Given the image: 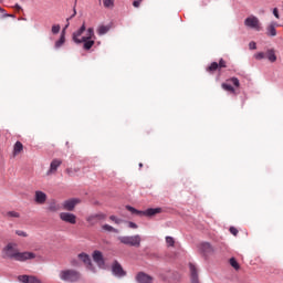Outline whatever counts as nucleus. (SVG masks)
<instances>
[{
	"label": "nucleus",
	"mask_w": 283,
	"mask_h": 283,
	"mask_svg": "<svg viewBox=\"0 0 283 283\" xmlns=\"http://www.w3.org/2000/svg\"><path fill=\"white\" fill-rule=\"evenodd\" d=\"M48 200V195L43 191H35V202L38 205H45V201Z\"/></svg>",
	"instance_id": "obj_16"
},
{
	"label": "nucleus",
	"mask_w": 283,
	"mask_h": 283,
	"mask_svg": "<svg viewBox=\"0 0 283 283\" xmlns=\"http://www.w3.org/2000/svg\"><path fill=\"white\" fill-rule=\"evenodd\" d=\"M23 151V144L21 142H17L13 146V156H19Z\"/></svg>",
	"instance_id": "obj_20"
},
{
	"label": "nucleus",
	"mask_w": 283,
	"mask_h": 283,
	"mask_svg": "<svg viewBox=\"0 0 283 283\" xmlns=\"http://www.w3.org/2000/svg\"><path fill=\"white\" fill-rule=\"evenodd\" d=\"M60 219L69 224H76V214L70 212H61Z\"/></svg>",
	"instance_id": "obj_11"
},
{
	"label": "nucleus",
	"mask_w": 283,
	"mask_h": 283,
	"mask_svg": "<svg viewBox=\"0 0 283 283\" xmlns=\"http://www.w3.org/2000/svg\"><path fill=\"white\" fill-rule=\"evenodd\" d=\"M107 32H109V27L101 25L97 29V34H99V36H103V34H107Z\"/></svg>",
	"instance_id": "obj_23"
},
{
	"label": "nucleus",
	"mask_w": 283,
	"mask_h": 283,
	"mask_svg": "<svg viewBox=\"0 0 283 283\" xmlns=\"http://www.w3.org/2000/svg\"><path fill=\"white\" fill-rule=\"evenodd\" d=\"M230 83H232V85H234V87H240V80H238V77H231L230 80H228Z\"/></svg>",
	"instance_id": "obj_33"
},
{
	"label": "nucleus",
	"mask_w": 283,
	"mask_h": 283,
	"mask_svg": "<svg viewBox=\"0 0 283 283\" xmlns=\"http://www.w3.org/2000/svg\"><path fill=\"white\" fill-rule=\"evenodd\" d=\"M85 30H86V35L83 36ZM72 39H73L74 43H76L77 45L83 43V48L86 51L92 50V48H94V43H96L94 41V39H96V35L94 34V28L87 29L85 27V22H83V24L81 25L80 29H77L75 32H73Z\"/></svg>",
	"instance_id": "obj_1"
},
{
	"label": "nucleus",
	"mask_w": 283,
	"mask_h": 283,
	"mask_svg": "<svg viewBox=\"0 0 283 283\" xmlns=\"http://www.w3.org/2000/svg\"><path fill=\"white\" fill-rule=\"evenodd\" d=\"M76 205H81V199L73 198V199L65 200L62 203V207L65 211H74V209L76 208Z\"/></svg>",
	"instance_id": "obj_9"
},
{
	"label": "nucleus",
	"mask_w": 283,
	"mask_h": 283,
	"mask_svg": "<svg viewBox=\"0 0 283 283\" xmlns=\"http://www.w3.org/2000/svg\"><path fill=\"white\" fill-rule=\"evenodd\" d=\"M93 260L97 263L99 269H105V259H103V252L96 250L93 252Z\"/></svg>",
	"instance_id": "obj_13"
},
{
	"label": "nucleus",
	"mask_w": 283,
	"mask_h": 283,
	"mask_svg": "<svg viewBox=\"0 0 283 283\" xmlns=\"http://www.w3.org/2000/svg\"><path fill=\"white\" fill-rule=\"evenodd\" d=\"M112 273L116 277H125V275H127V272H125V270H123V265H120V263H118V261L113 262Z\"/></svg>",
	"instance_id": "obj_8"
},
{
	"label": "nucleus",
	"mask_w": 283,
	"mask_h": 283,
	"mask_svg": "<svg viewBox=\"0 0 283 283\" xmlns=\"http://www.w3.org/2000/svg\"><path fill=\"white\" fill-rule=\"evenodd\" d=\"M29 283H43L41 280L36 276L29 275Z\"/></svg>",
	"instance_id": "obj_34"
},
{
	"label": "nucleus",
	"mask_w": 283,
	"mask_h": 283,
	"mask_svg": "<svg viewBox=\"0 0 283 283\" xmlns=\"http://www.w3.org/2000/svg\"><path fill=\"white\" fill-rule=\"evenodd\" d=\"M199 249L201 252H203L205 255H209V253H213V247L209 242H203L199 245Z\"/></svg>",
	"instance_id": "obj_15"
},
{
	"label": "nucleus",
	"mask_w": 283,
	"mask_h": 283,
	"mask_svg": "<svg viewBox=\"0 0 283 283\" xmlns=\"http://www.w3.org/2000/svg\"><path fill=\"white\" fill-rule=\"evenodd\" d=\"M140 3H143V0H135V1H133L134 8H140Z\"/></svg>",
	"instance_id": "obj_38"
},
{
	"label": "nucleus",
	"mask_w": 283,
	"mask_h": 283,
	"mask_svg": "<svg viewBox=\"0 0 283 283\" xmlns=\"http://www.w3.org/2000/svg\"><path fill=\"white\" fill-rule=\"evenodd\" d=\"M104 8L107 10H114V4L116 3V0H102Z\"/></svg>",
	"instance_id": "obj_21"
},
{
	"label": "nucleus",
	"mask_w": 283,
	"mask_h": 283,
	"mask_svg": "<svg viewBox=\"0 0 283 283\" xmlns=\"http://www.w3.org/2000/svg\"><path fill=\"white\" fill-rule=\"evenodd\" d=\"M18 281L19 282H22V283H29V281H30V275H19L18 276Z\"/></svg>",
	"instance_id": "obj_29"
},
{
	"label": "nucleus",
	"mask_w": 283,
	"mask_h": 283,
	"mask_svg": "<svg viewBox=\"0 0 283 283\" xmlns=\"http://www.w3.org/2000/svg\"><path fill=\"white\" fill-rule=\"evenodd\" d=\"M66 174H69V176H74V171L71 168L66 169Z\"/></svg>",
	"instance_id": "obj_43"
},
{
	"label": "nucleus",
	"mask_w": 283,
	"mask_h": 283,
	"mask_svg": "<svg viewBox=\"0 0 283 283\" xmlns=\"http://www.w3.org/2000/svg\"><path fill=\"white\" fill-rule=\"evenodd\" d=\"M71 264H72V266H78V262H76V260H72Z\"/></svg>",
	"instance_id": "obj_44"
},
{
	"label": "nucleus",
	"mask_w": 283,
	"mask_h": 283,
	"mask_svg": "<svg viewBox=\"0 0 283 283\" xmlns=\"http://www.w3.org/2000/svg\"><path fill=\"white\" fill-rule=\"evenodd\" d=\"M59 277H60L61 282L76 283V282H81V277H83V276L78 272V270L65 269V270L60 271Z\"/></svg>",
	"instance_id": "obj_3"
},
{
	"label": "nucleus",
	"mask_w": 283,
	"mask_h": 283,
	"mask_svg": "<svg viewBox=\"0 0 283 283\" xmlns=\"http://www.w3.org/2000/svg\"><path fill=\"white\" fill-rule=\"evenodd\" d=\"M17 243H8L2 249V258L3 260H15V262H28V260H34L36 258V254L33 252H19V249L17 248Z\"/></svg>",
	"instance_id": "obj_2"
},
{
	"label": "nucleus",
	"mask_w": 283,
	"mask_h": 283,
	"mask_svg": "<svg viewBox=\"0 0 283 283\" xmlns=\"http://www.w3.org/2000/svg\"><path fill=\"white\" fill-rule=\"evenodd\" d=\"M0 12H3V9L0 8Z\"/></svg>",
	"instance_id": "obj_47"
},
{
	"label": "nucleus",
	"mask_w": 283,
	"mask_h": 283,
	"mask_svg": "<svg viewBox=\"0 0 283 283\" xmlns=\"http://www.w3.org/2000/svg\"><path fill=\"white\" fill-rule=\"evenodd\" d=\"M15 235H20V238H28V232L23 230H17Z\"/></svg>",
	"instance_id": "obj_35"
},
{
	"label": "nucleus",
	"mask_w": 283,
	"mask_h": 283,
	"mask_svg": "<svg viewBox=\"0 0 283 283\" xmlns=\"http://www.w3.org/2000/svg\"><path fill=\"white\" fill-rule=\"evenodd\" d=\"M166 244L167 247H175L176 240L174 239V237H166Z\"/></svg>",
	"instance_id": "obj_27"
},
{
	"label": "nucleus",
	"mask_w": 283,
	"mask_h": 283,
	"mask_svg": "<svg viewBox=\"0 0 283 283\" xmlns=\"http://www.w3.org/2000/svg\"><path fill=\"white\" fill-rule=\"evenodd\" d=\"M74 17H76V9H74L73 14L71 15V19H74Z\"/></svg>",
	"instance_id": "obj_45"
},
{
	"label": "nucleus",
	"mask_w": 283,
	"mask_h": 283,
	"mask_svg": "<svg viewBox=\"0 0 283 283\" xmlns=\"http://www.w3.org/2000/svg\"><path fill=\"white\" fill-rule=\"evenodd\" d=\"M218 65H219V70H222V67H227V61H224L223 59H220Z\"/></svg>",
	"instance_id": "obj_37"
},
{
	"label": "nucleus",
	"mask_w": 283,
	"mask_h": 283,
	"mask_svg": "<svg viewBox=\"0 0 283 283\" xmlns=\"http://www.w3.org/2000/svg\"><path fill=\"white\" fill-rule=\"evenodd\" d=\"M135 280L137 283H154V277H151L149 274H146L145 272L137 273Z\"/></svg>",
	"instance_id": "obj_12"
},
{
	"label": "nucleus",
	"mask_w": 283,
	"mask_h": 283,
	"mask_svg": "<svg viewBox=\"0 0 283 283\" xmlns=\"http://www.w3.org/2000/svg\"><path fill=\"white\" fill-rule=\"evenodd\" d=\"M15 10H21V6L15 4Z\"/></svg>",
	"instance_id": "obj_46"
},
{
	"label": "nucleus",
	"mask_w": 283,
	"mask_h": 283,
	"mask_svg": "<svg viewBox=\"0 0 283 283\" xmlns=\"http://www.w3.org/2000/svg\"><path fill=\"white\" fill-rule=\"evenodd\" d=\"M230 266H233L235 271H240V263H238L235 258L230 259Z\"/></svg>",
	"instance_id": "obj_26"
},
{
	"label": "nucleus",
	"mask_w": 283,
	"mask_h": 283,
	"mask_svg": "<svg viewBox=\"0 0 283 283\" xmlns=\"http://www.w3.org/2000/svg\"><path fill=\"white\" fill-rule=\"evenodd\" d=\"M128 227L129 229H138V224L134 223V222H128Z\"/></svg>",
	"instance_id": "obj_40"
},
{
	"label": "nucleus",
	"mask_w": 283,
	"mask_h": 283,
	"mask_svg": "<svg viewBox=\"0 0 283 283\" xmlns=\"http://www.w3.org/2000/svg\"><path fill=\"white\" fill-rule=\"evenodd\" d=\"M222 90H226V92H231L232 94L235 93V88L231 86V84L223 83L221 84Z\"/></svg>",
	"instance_id": "obj_25"
},
{
	"label": "nucleus",
	"mask_w": 283,
	"mask_h": 283,
	"mask_svg": "<svg viewBox=\"0 0 283 283\" xmlns=\"http://www.w3.org/2000/svg\"><path fill=\"white\" fill-rule=\"evenodd\" d=\"M244 25L247 28H251V30H255L256 32H260L262 30V24L260 23V19L255 15H250L244 20Z\"/></svg>",
	"instance_id": "obj_6"
},
{
	"label": "nucleus",
	"mask_w": 283,
	"mask_h": 283,
	"mask_svg": "<svg viewBox=\"0 0 283 283\" xmlns=\"http://www.w3.org/2000/svg\"><path fill=\"white\" fill-rule=\"evenodd\" d=\"M51 32H52V34H59V32H61V24L52 25Z\"/></svg>",
	"instance_id": "obj_28"
},
{
	"label": "nucleus",
	"mask_w": 283,
	"mask_h": 283,
	"mask_svg": "<svg viewBox=\"0 0 283 283\" xmlns=\"http://www.w3.org/2000/svg\"><path fill=\"white\" fill-rule=\"evenodd\" d=\"M7 218H21V214L17 211L7 212Z\"/></svg>",
	"instance_id": "obj_30"
},
{
	"label": "nucleus",
	"mask_w": 283,
	"mask_h": 283,
	"mask_svg": "<svg viewBox=\"0 0 283 283\" xmlns=\"http://www.w3.org/2000/svg\"><path fill=\"white\" fill-rule=\"evenodd\" d=\"M249 48H250L251 50H256V49H258V45L255 44V42H250V43H249Z\"/></svg>",
	"instance_id": "obj_41"
},
{
	"label": "nucleus",
	"mask_w": 283,
	"mask_h": 283,
	"mask_svg": "<svg viewBox=\"0 0 283 283\" xmlns=\"http://www.w3.org/2000/svg\"><path fill=\"white\" fill-rule=\"evenodd\" d=\"M220 70L219 65L217 62H212L208 67H207V72H209L210 74H213V72Z\"/></svg>",
	"instance_id": "obj_22"
},
{
	"label": "nucleus",
	"mask_w": 283,
	"mask_h": 283,
	"mask_svg": "<svg viewBox=\"0 0 283 283\" xmlns=\"http://www.w3.org/2000/svg\"><path fill=\"white\" fill-rule=\"evenodd\" d=\"M126 209H127V211H130V213H135L136 216H146L147 218H151L153 216L161 213V211H163L161 208H149L145 211H140L132 206H126Z\"/></svg>",
	"instance_id": "obj_4"
},
{
	"label": "nucleus",
	"mask_w": 283,
	"mask_h": 283,
	"mask_svg": "<svg viewBox=\"0 0 283 283\" xmlns=\"http://www.w3.org/2000/svg\"><path fill=\"white\" fill-rule=\"evenodd\" d=\"M78 260L83 262L90 271H93V273H96V270H94V265L92 264V259H90V255L86 253H80L77 255Z\"/></svg>",
	"instance_id": "obj_10"
},
{
	"label": "nucleus",
	"mask_w": 283,
	"mask_h": 283,
	"mask_svg": "<svg viewBox=\"0 0 283 283\" xmlns=\"http://www.w3.org/2000/svg\"><path fill=\"white\" fill-rule=\"evenodd\" d=\"M62 163L63 161H61V159H53L50 165V170L48 171V176H50V174H55L59 167H61Z\"/></svg>",
	"instance_id": "obj_17"
},
{
	"label": "nucleus",
	"mask_w": 283,
	"mask_h": 283,
	"mask_svg": "<svg viewBox=\"0 0 283 283\" xmlns=\"http://www.w3.org/2000/svg\"><path fill=\"white\" fill-rule=\"evenodd\" d=\"M109 220H112V222H115V224H120V222H123V220L118 219L116 216H111Z\"/></svg>",
	"instance_id": "obj_36"
},
{
	"label": "nucleus",
	"mask_w": 283,
	"mask_h": 283,
	"mask_svg": "<svg viewBox=\"0 0 283 283\" xmlns=\"http://www.w3.org/2000/svg\"><path fill=\"white\" fill-rule=\"evenodd\" d=\"M70 24H66V27L63 29L60 39L55 42V49L59 50V48H63L65 44V29L69 28Z\"/></svg>",
	"instance_id": "obj_18"
},
{
	"label": "nucleus",
	"mask_w": 283,
	"mask_h": 283,
	"mask_svg": "<svg viewBox=\"0 0 283 283\" xmlns=\"http://www.w3.org/2000/svg\"><path fill=\"white\" fill-rule=\"evenodd\" d=\"M273 14L276 19H280V12L277 11V8L273 9Z\"/></svg>",
	"instance_id": "obj_42"
},
{
	"label": "nucleus",
	"mask_w": 283,
	"mask_h": 283,
	"mask_svg": "<svg viewBox=\"0 0 283 283\" xmlns=\"http://www.w3.org/2000/svg\"><path fill=\"white\" fill-rule=\"evenodd\" d=\"M139 167H143V164H139Z\"/></svg>",
	"instance_id": "obj_48"
},
{
	"label": "nucleus",
	"mask_w": 283,
	"mask_h": 283,
	"mask_svg": "<svg viewBox=\"0 0 283 283\" xmlns=\"http://www.w3.org/2000/svg\"><path fill=\"white\" fill-rule=\"evenodd\" d=\"M118 240L122 244H127L128 247H136L137 249L140 248V242H143V239L139 234L132 237H119Z\"/></svg>",
	"instance_id": "obj_5"
},
{
	"label": "nucleus",
	"mask_w": 283,
	"mask_h": 283,
	"mask_svg": "<svg viewBox=\"0 0 283 283\" xmlns=\"http://www.w3.org/2000/svg\"><path fill=\"white\" fill-rule=\"evenodd\" d=\"M61 209V206L55 201H52L49 206V211L56 212Z\"/></svg>",
	"instance_id": "obj_24"
},
{
	"label": "nucleus",
	"mask_w": 283,
	"mask_h": 283,
	"mask_svg": "<svg viewBox=\"0 0 283 283\" xmlns=\"http://www.w3.org/2000/svg\"><path fill=\"white\" fill-rule=\"evenodd\" d=\"M254 59H256V61H262V59H266V53L259 52V53L254 54Z\"/></svg>",
	"instance_id": "obj_32"
},
{
	"label": "nucleus",
	"mask_w": 283,
	"mask_h": 283,
	"mask_svg": "<svg viewBox=\"0 0 283 283\" xmlns=\"http://www.w3.org/2000/svg\"><path fill=\"white\" fill-rule=\"evenodd\" d=\"M265 56L268 57L270 63H275V61H277V55H275V49H269L265 52Z\"/></svg>",
	"instance_id": "obj_19"
},
{
	"label": "nucleus",
	"mask_w": 283,
	"mask_h": 283,
	"mask_svg": "<svg viewBox=\"0 0 283 283\" xmlns=\"http://www.w3.org/2000/svg\"><path fill=\"white\" fill-rule=\"evenodd\" d=\"M275 28H280V24L277 22H271L266 27V36H277V30H275Z\"/></svg>",
	"instance_id": "obj_14"
},
{
	"label": "nucleus",
	"mask_w": 283,
	"mask_h": 283,
	"mask_svg": "<svg viewBox=\"0 0 283 283\" xmlns=\"http://www.w3.org/2000/svg\"><path fill=\"white\" fill-rule=\"evenodd\" d=\"M230 233H231L232 235H238L239 231L237 230L235 227H230Z\"/></svg>",
	"instance_id": "obj_39"
},
{
	"label": "nucleus",
	"mask_w": 283,
	"mask_h": 283,
	"mask_svg": "<svg viewBox=\"0 0 283 283\" xmlns=\"http://www.w3.org/2000/svg\"><path fill=\"white\" fill-rule=\"evenodd\" d=\"M102 229H103L104 231H109V232H114V233L117 232V230H116L114 227L109 226V224H104V226L102 227Z\"/></svg>",
	"instance_id": "obj_31"
},
{
	"label": "nucleus",
	"mask_w": 283,
	"mask_h": 283,
	"mask_svg": "<svg viewBox=\"0 0 283 283\" xmlns=\"http://www.w3.org/2000/svg\"><path fill=\"white\" fill-rule=\"evenodd\" d=\"M105 218H107V214L99 212V213L88 216L86 218V222H88L91 227H94V224H97L98 222H101V220H105Z\"/></svg>",
	"instance_id": "obj_7"
}]
</instances>
